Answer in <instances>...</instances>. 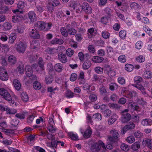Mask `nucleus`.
I'll use <instances>...</instances> for the list:
<instances>
[{"mask_svg": "<svg viewBox=\"0 0 152 152\" xmlns=\"http://www.w3.org/2000/svg\"><path fill=\"white\" fill-rule=\"evenodd\" d=\"M28 17L30 20V21L31 22H34L37 20L36 15L33 11H31L29 12L28 14Z\"/></svg>", "mask_w": 152, "mask_h": 152, "instance_id": "1a4fd4ad", "label": "nucleus"}, {"mask_svg": "<svg viewBox=\"0 0 152 152\" xmlns=\"http://www.w3.org/2000/svg\"><path fill=\"white\" fill-rule=\"evenodd\" d=\"M125 68L126 71L130 72L133 70L134 66L132 64H126Z\"/></svg>", "mask_w": 152, "mask_h": 152, "instance_id": "f704fd0d", "label": "nucleus"}, {"mask_svg": "<svg viewBox=\"0 0 152 152\" xmlns=\"http://www.w3.org/2000/svg\"><path fill=\"white\" fill-rule=\"evenodd\" d=\"M8 39L7 35L5 33L1 35L0 39L3 41H6Z\"/></svg>", "mask_w": 152, "mask_h": 152, "instance_id": "338daca9", "label": "nucleus"}, {"mask_svg": "<svg viewBox=\"0 0 152 152\" xmlns=\"http://www.w3.org/2000/svg\"><path fill=\"white\" fill-rule=\"evenodd\" d=\"M25 5V3L23 1H19L17 4L18 8L20 9H23L24 8Z\"/></svg>", "mask_w": 152, "mask_h": 152, "instance_id": "603ef678", "label": "nucleus"}, {"mask_svg": "<svg viewBox=\"0 0 152 152\" xmlns=\"http://www.w3.org/2000/svg\"><path fill=\"white\" fill-rule=\"evenodd\" d=\"M108 139L111 143L113 144L115 142L118 141V140L116 138H115L113 136H109L108 137Z\"/></svg>", "mask_w": 152, "mask_h": 152, "instance_id": "bf43d9fd", "label": "nucleus"}, {"mask_svg": "<svg viewBox=\"0 0 152 152\" xmlns=\"http://www.w3.org/2000/svg\"><path fill=\"white\" fill-rule=\"evenodd\" d=\"M95 72L98 74H101L103 72V69L100 67H97L95 69Z\"/></svg>", "mask_w": 152, "mask_h": 152, "instance_id": "e2e57ef3", "label": "nucleus"}, {"mask_svg": "<svg viewBox=\"0 0 152 152\" xmlns=\"http://www.w3.org/2000/svg\"><path fill=\"white\" fill-rule=\"evenodd\" d=\"M3 27L4 30L7 31L10 30L11 28L12 25L11 23L7 22L3 24Z\"/></svg>", "mask_w": 152, "mask_h": 152, "instance_id": "4be33fe9", "label": "nucleus"}, {"mask_svg": "<svg viewBox=\"0 0 152 152\" xmlns=\"http://www.w3.org/2000/svg\"><path fill=\"white\" fill-rule=\"evenodd\" d=\"M126 140L128 142L130 143H132L135 141L134 137L132 136H129L127 137Z\"/></svg>", "mask_w": 152, "mask_h": 152, "instance_id": "8fccbe9b", "label": "nucleus"}, {"mask_svg": "<svg viewBox=\"0 0 152 152\" xmlns=\"http://www.w3.org/2000/svg\"><path fill=\"white\" fill-rule=\"evenodd\" d=\"M143 29L146 32L148 33V34L150 35L151 34H152V31L149 28L146 26H144L143 28Z\"/></svg>", "mask_w": 152, "mask_h": 152, "instance_id": "864d4df0", "label": "nucleus"}, {"mask_svg": "<svg viewBox=\"0 0 152 152\" xmlns=\"http://www.w3.org/2000/svg\"><path fill=\"white\" fill-rule=\"evenodd\" d=\"M92 60L95 63H99L103 61L104 58L102 57L95 56L92 58Z\"/></svg>", "mask_w": 152, "mask_h": 152, "instance_id": "393cba45", "label": "nucleus"}, {"mask_svg": "<svg viewBox=\"0 0 152 152\" xmlns=\"http://www.w3.org/2000/svg\"><path fill=\"white\" fill-rule=\"evenodd\" d=\"M59 60L62 63H65L67 61V57L65 54L62 53H59L58 55Z\"/></svg>", "mask_w": 152, "mask_h": 152, "instance_id": "9d476101", "label": "nucleus"}, {"mask_svg": "<svg viewBox=\"0 0 152 152\" xmlns=\"http://www.w3.org/2000/svg\"><path fill=\"white\" fill-rule=\"evenodd\" d=\"M92 133V131L90 127H89V128L85 132L84 134V137L86 138H88L89 137Z\"/></svg>", "mask_w": 152, "mask_h": 152, "instance_id": "bb28decb", "label": "nucleus"}, {"mask_svg": "<svg viewBox=\"0 0 152 152\" xmlns=\"http://www.w3.org/2000/svg\"><path fill=\"white\" fill-rule=\"evenodd\" d=\"M142 145L152 150V139L145 138L143 140Z\"/></svg>", "mask_w": 152, "mask_h": 152, "instance_id": "6e6552de", "label": "nucleus"}, {"mask_svg": "<svg viewBox=\"0 0 152 152\" xmlns=\"http://www.w3.org/2000/svg\"><path fill=\"white\" fill-rule=\"evenodd\" d=\"M108 106L110 108H111L112 109H120V106H118L116 104L109 103L108 104Z\"/></svg>", "mask_w": 152, "mask_h": 152, "instance_id": "a19ab883", "label": "nucleus"}, {"mask_svg": "<svg viewBox=\"0 0 152 152\" xmlns=\"http://www.w3.org/2000/svg\"><path fill=\"white\" fill-rule=\"evenodd\" d=\"M141 124L144 126L151 125L152 124V120L149 119H143L142 121Z\"/></svg>", "mask_w": 152, "mask_h": 152, "instance_id": "aec40b11", "label": "nucleus"}, {"mask_svg": "<svg viewBox=\"0 0 152 152\" xmlns=\"http://www.w3.org/2000/svg\"><path fill=\"white\" fill-rule=\"evenodd\" d=\"M105 14L107 15L108 18H110L111 15L112 11L109 8H106L104 10Z\"/></svg>", "mask_w": 152, "mask_h": 152, "instance_id": "de8ad7c7", "label": "nucleus"}, {"mask_svg": "<svg viewBox=\"0 0 152 152\" xmlns=\"http://www.w3.org/2000/svg\"><path fill=\"white\" fill-rule=\"evenodd\" d=\"M34 88L35 90H39L41 88V85L40 83L35 81L33 84Z\"/></svg>", "mask_w": 152, "mask_h": 152, "instance_id": "c756f323", "label": "nucleus"}, {"mask_svg": "<svg viewBox=\"0 0 152 152\" xmlns=\"http://www.w3.org/2000/svg\"><path fill=\"white\" fill-rule=\"evenodd\" d=\"M66 53L68 56L71 57L73 54L74 51L72 49L69 48L66 50Z\"/></svg>", "mask_w": 152, "mask_h": 152, "instance_id": "09e8293b", "label": "nucleus"}, {"mask_svg": "<svg viewBox=\"0 0 152 152\" xmlns=\"http://www.w3.org/2000/svg\"><path fill=\"white\" fill-rule=\"evenodd\" d=\"M91 61L88 60H86L83 64V69L86 70L88 69L91 66Z\"/></svg>", "mask_w": 152, "mask_h": 152, "instance_id": "2eb2a0df", "label": "nucleus"}, {"mask_svg": "<svg viewBox=\"0 0 152 152\" xmlns=\"http://www.w3.org/2000/svg\"><path fill=\"white\" fill-rule=\"evenodd\" d=\"M1 96H3L4 98L8 101L10 103H12L13 104L14 103V101L12 100V97L7 91V93H6H6H4V94Z\"/></svg>", "mask_w": 152, "mask_h": 152, "instance_id": "9b49d317", "label": "nucleus"}, {"mask_svg": "<svg viewBox=\"0 0 152 152\" xmlns=\"http://www.w3.org/2000/svg\"><path fill=\"white\" fill-rule=\"evenodd\" d=\"M145 57L142 55H140L136 58V60L138 62L141 63L143 62L145 60Z\"/></svg>", "mask_w": 152, "mask_h": 152, "instance_id": "37998d69", "label": "nucleus"}, {"mask_svg": "<svg viewBox=\"0 0 152 152\" xmlns=\"http://www.w3.org/2000/svg\"><path fill=\"white\" fill-rule=\"evenodd\" d=\"M140 147V143L139 142H136L134 143L132 145V148L134 151H137Z\"/></svg>", "mask_w": 152, "mask_h": 152, "instance_id": "b1692460", "label": "nucleus"}, {"mask_svg": "<svg viewBox=\"0 0 152 152\" xmlns=\"http://www.w3.org/2000/svg\"><path fill=\"white\" fill-rule=\"evenodd\" d=\"M37 30L35 29H30L29 31V36L33 39H39L40 37V35Z\"/></svg>", "mask_w": 152, "mask_h": 152, "instance_id": "20e7f679", "label": "nucleus"}, {"mask_svg": "<svg viewBox=\"0 0 152 152\" xmlns=\"http://www.w3.org/2000/svg\"><path fill=\"white\" fill-rule=\"evenodd\" d=\"M124 92L125 93L126 96L129 98H132L133 96H135L137 94V93L134 91L130 92L128 90H126Z\"/></svg>", "mask_w": 152, "mask_h": 152, "instance_id": "f8f14e48", "label": "nucleus"}, {"mask_svg": "<svg viewBox=\"0 0 152 152\" xmlns=\"http://www.w3.org/2000/svg\"><path fill=\"white\" fill-rule=\"evenodd\" d=\"M67 30L68 34H69L71 35H74L77 32V30L75 29L72 28L68 29Z\"/></svg>", "mask_w": 152, "mask_h": 152, "instance_id": "58836bf2", "label": "nucleus"}, {"mask_svg": "<svg viewBox=\"0 0 152 152\" xmlns=\"http://www.w3.org/2000/svg\"><path fill=\"white\" fill-rule=\"evenodd\" d=\"M22 100L23 102H26L28 100V96L27 94L25 92H22L21 95Z\"/></svg>", "mask_w": 152, "mask_h": 152, "instance_id": "c85d7f7f", "label": "nucleus"}, {"mask_svg": "<svg viewBox=\"0 0 152 152\" xmlns=\"http://www.w3.org/2000/svg\"><path fill=\"white\" fill-rule=\"evenodd\" d=\"M118 88L117 84L115 83H111L109 86V88L111 91H114Z\"/></svg>", "mask_w": 152, "mask_h": 152, "instance_id": "79ce46f5", "label": "nucleus"}, {"mask_svg": "<svg viewBox=\"0 0 152 152\" xmlns=\"http://www.w3.org/2000/svg\"><path fill=\"white\" fill-rule=\"evenodd\" d=\"M135 127V124L132 122H130L128 124L125 126V128H127L128 130L132 129Z\"/></svg>", "mask_w": 152, "mask_h": 152, "instance_id": "473e14b6", "label": "nucleus"}, {"mask_svg": "<svg viewBox=\"0 0 152 152\" xmlns=\"http://www.w3.org/2000/svg\"><path fill=\"white\" fill-rule=\"evenodd\" d=\"M16 38V36L14 34H12L10 35L9 37L10 41L9 42L11 44H12L14 42Z\"/></svg>", "mask_w": 152, "mask_h": 152, "instance_id": "13d9d810", "label": "nucleus"}, {"mask_svg": "<svg viewBox=\"0 0 152 152\" xmlns=\"http://www.w3.org/2000/svg\"><path fill=\"white\" fill-rule=\"evenodd\" d=\"M48 2L49 4L54 7L58 6L60 4V2L58 0H48Z\"/></svg>", "mask_w": 152, "mask_h": 152, "instance_id": "5701e85b", "label": "nucleus"}, {"mask_svg": "<svg viewBox=\"0 0 152 152\" xmlns=\"http://www.w3.org/2000/svg\"><path fill=\"white\" fill-rule=\"evenodd\" d=\"M99 91L101 94L103 95H104L107 92L105 88L103 86H102L99 88Z\"/></svg>", "mask_w": 152, "mask_h": 152, "instance_id": "6e6d98bb", "label": "nucleus"}, {"mask_svg": "<svg viewBox=\"0 0 152 152\" xmlns=\"http://www.w3.org/2000/svg\"><path fill=\"white\" fill-rule=\"evenodd\" d=\"M102 113L105 117L106 118L109 117L111 115V111L109 109H106L102 111Z\"/></svg>", "mask_w": 152, "mask_h": 152, "instance_id": "72a5a7b5", "label": "nucleus"}, {"mask_svg": "<svg viewBox=\"0 0 152 152\" xmlns=\"http://www.w3.org/2000/svg\"><path fill=\"white\" fill-rule=\"evenodd\" d=\"M118 82L121 84H124L125 83V81L124 77H120L118 79Z\"/></svg>", "mask_w": 152, "mask_h": 152, "instance_id": "052dcab7", "label": "nucleus"}, {"mask_svg": "<svg viewBox=\"0 0 152 152\" xmlns=\"http://www.w3.org/2000/svg\"><path fill=\"white\" fill-rule=\"evenodd\" d=\"M54 68L56 71L61 72L63 69V66L61 63H58L55 64Z\"/></svg>", "mask_w": 152, "mask_h": 152, "instance_id": "f3484780", "label": "nucleus"}, {"mask_svg": "<svg viewBox=\"0 0 152 152\" xmlns=\"http://www.w3.org/2000/svg\"><path fill=\"white\" fill-rule=\"evenodd\" d=\"M102 147L103 148H105L104 143L101 140L99 141L98 143H93L90 147L91 151L93 152H98Z\"/></svg>", "mask_w": 152, "mask_h": 152, "instance_id": "f257e3e1", "label": "nucleus"}, {"mask_svg": "<svg viewBox=\"0 0 152 152\" xmlns=\"http://www.w3.org/2000/svg\"><path fill=\"white\" fill-rule=\"evenodd\" d=\"M5 107V111H6L7 114H13L16 113L17 110L15 109H10L7 107Z\"/></svg>", "mask_w": 152, "mask_h": 152, "instance_id": "412c9836", "label": "nucleus"}, {"mask_svg": "<svg viewBox=\"0 0 152 152\" xmlns=\"http://www.w3.org/2000/svg\"><path fill=\"white\" fill-rule=\"evenodd\" d=\"M92 118L94 119L101 120L102 118V116L100 114L96 113L93 115Z\"/></svg>", "mask_w": 152, "mask_h": 152, "instance_id": "69168bd1", "label": "nucleus"}, {"mask_svg": "<svg viewBox=\"0 0 152 152\" xmlns=\"http://www.w3.org/2000/svg\"><path fill=\"white\" fill-rule=\"evenodd\" d=\"M117 116L116 114H114L109 118L108 121V124L109 125H112L116 120Z\"/></svg>", "mask_w": 152, "mask_h": 152, "instance_id": "dca6fc26", "label": "nucleus"}, {"mask_svg": "<svg viewBox=\"0 0 152 152\" xmlns=\"http://www.w3.org/2000/svg\"><path fill=\"white\" fill-rule=\"evenodd\" d=\"M34 28L37 30H43L45 29L46 23L42 21H38L34 25Z\"/></svg>", "mask_w": 152, "mask_h": 152, "instance_id": "39448f33", "label": "nucleus"}, {"mask_svg": "<svg viewBox=\"0 0 152 152\" xmlns=\"http://www.w3.org/2000/svg\"><path fill=\"white\" fill-rule=\"evenodd\" d=\"M102 36L104 39L109 38L110 36V34L107 32H103L102 33Z\"/></svg>", "mask_w": 152, "mask_h": 152, "instance_id": "774afa93", "label": "nucleus"}, {"mask_svg": "<svg viewBox=\"0 0 152 152\" xmlns=\"http://www.w3.org/2000/svg\"><path fill=\"white\" fill-rule=\"evenodd\" d=\"M82 7L83 10L86 13L90 14L92 13V9L87 3H83L82 5Z\"/></svg>", "mask_w": 152, "mask_h": 152, "instance_id": "0eeeda50", "label": "nucleus"}, {"mask_svg": "<svg viewBox=\"0 0 152 152\" xmlns=\"http://www.w3.org/2000/svg\"><path fill=\"white\" fill-rule=\"evenodd\" d=\"M134 86L137 89L141 91L142 94L145 95L146 94V92L145 91V88L144 87L141 85H135Z\"/></svg>", "mask_w": 152, "mask_h": 152, "instance_id": "7c9ffc66", "label": "nucleus"}, {"mask_svg": "<svg viewBox=\"0 0 152 152\" xmlns=\"http://www.w3.org/2000/svg\"><path fill=\"white\" fill-rule=\"evenodd\" d=\"M47 52L50 54H54L56 53L57 51V49L54 48H48L47 49Z\"/></svg>", "mask_w": 152, "mask_h": 152, "instance_id": "4c0bfd02", "label": "nucleus"}, {"mask_svg": "<svg viewBox=\"0 0 152 152\" xmlns=\"http://www.w3.org/2000/svg\"><path fill=\"white\" fill-rule=\"evenodd\" d=\"M62 34L65 37H66L68 35V30L66 29L65 27H62L60 29Z\"/></svg>", "mask_w": 152, "mask_h": 152, "instance_id": "c9c22d12", "label": "nucleus"}, {"mask_svg": "<svg viewBox=\"0 0 152 152\" xmlns=\"http://www.w3.org/2000/svg\"><path fill=\"white\" fill-rule=\"evenodd\" d=\"M126 35V32L124 30L121 31L119 33V36L120 38L123 39H125Z\"/></svg>", "mask_w": 152, "mask_h": 152, "instance_id": "e433bc0d", "label": "nucleus"}, {"mask_svg": "<svg viewBox=\"0 0 152 152\" xmlns=\"http://www.w3.org/2000/svg\"><path fill=\"white\" fill-rule=\"evenodd\" d=\"M8 60L10 64L12 65L16 63L17 59L15 56L11 55L9 56Z\"/></svg>", "mask_w": 152, "mask_h": 152, "instance_id": "a211bd4d", "label": "nucleus"}, {"mask_svg": "<svg viewBox=\"0 0 152 152\" xmlns=\"http://www.w3.org/2000/svg\"><path fill=\"white\" fill-rule=\"evenodd\" d=\"M88 32L90 34V35H89V37H92L93 36H94L95 35L96 32L94 31V28H93L88 29Z\"/></svg>", "mask_w": 152, "mask_h": 152, "instance_id": "a18cd8bd", "label": "nucleus"}, {"mask_svg": "<svg viewBox=\"0 0 152 152\" xmlns=\"http://www.w3.org/2000/svg\"><path fill=\"white\" fill-rule=\"evenodd\" d=\"M118 59L119 61L121 62L124 63L126 62L125 56L124 55H121L119 56Z\"/></svg>", "mask_w": 152, "mask_h": 152, "instance_id": "0e129e2a", "label": "nucleus"}, {"mask_svg": "<svg viewBox=\"0 0 152 152\" xmlns=\"http://www.w3.org/2000/svg\"><path fill=\"white\" fill-rule=\"evenodd\" d=\"M16 50L20 53H23L25 51L26 45L23 42H20L16 45Z\"/></svg>", "mask_w": 152, "mask_h": 152, "instance_id": "7ed1b4c3", "label": "nucleus"}, {"mask_svg": "<svg viewBox=\"0 0 152 152\" xmlns=\"http://www.w3.org/2000/svg\"><path fill=\"white\" fill-rule=\"evenodd\" d=\"M68 135L69 137L72 140H76L78 138V137L77 135H75L72 132H69L68 133Z\"/></svg>", "mask_w": 152, "mask_h": 152, "instance_id": "5fc2aeb1", "label": "nucleus"}, {"mask_svg": "<svg viewBox=\"0 0 152 152\" xmlns=\"http://www.w3.org/2000/svg\"><path fill=\"white\" fill-rule=\"evenodd\" d=\"M23 18V17H21L18 15L13 16H12V21L13 22L15 23L18 21L20 19V18Z\"/></svg>", "mask_w": 152, "mask_h": 152, "instance_id": "4d7b16f0", "label": "nucleus"}, {"mask_svg": "<svg viewBox=\"0 0 152 152\" xmlns=\"http://www.w3.org/2000/svg\"><path fill=\"white\" fill-rule=\"evenodd\" d=\"M104 67L105 70L107 71V72L109 75L110 73H113L112 75H111V77H113L115 75V72L111 70L110 66L108 65H105Z\"/></svg>", "mask_w": 152, "mask_h": 152, "instance_id": "4468645a", "label": "nucleus"}, {"mask_svg": "<svg viewBox=\"0 0 152 152\" xmlns=\"http://www.w3.org/2000/svg\"><path fill=\"white\" fill-rule=\"evenodd\" d=\"M110 133L112 134V136L114 137L119 140L118 138L120 136V134L118 131L115 129H113L110 131Z\"/></svg>", "mask_w": 152, "mask_h": 152, "instance_id": "6ab92c4d", "label": "nucleus"}, {"mask_svg": "<svg viewBox=\"0 0 152 152\" xmlns=\"http://www.w3.org/2000/svg\"><path fill=\"white\" fill-rule=\"evenodd\" d=\"M143 76L146 79L151 78L152 77V73L150 71L146 70L144 72Z\"/></svg>", "mask_w": 152, "mask_h": 152, "instance_id": "a878e982", "label": "nucleus"}, {"mask_svg": "<svg viewBox=\"0 0 152 152\" xmlns=\"http://www.w3.org/2000/svg\"><path fill=\"white\" fill-rule=\"evenodd\" d=\"M44 63L43 59L41 58H39L38 60V64L41 70L43 71L44 70Z\"/></svg>", "mask_w": 152, "mask_h": 152, "instance_id": "2f4dec72", "label": "nucleus"}, {"mask_svg": "<svg viewBox=\"0 0 152 152\" xmlns=\"http://www.w3.org/2000/svg\"><path fill=\"white\" fill-rule=\"evenodd\" d=\"M45 82L47 84L51 83L53 80V78L50 77H46L45 79Z\"/></svg>", "mask_w": 152, "mask_h": 152, "instance_id": "3c124183", "label": "nucleus"}, {"mask_svg": "<svg viewBox=\"0 0 152 152\" xmlns=\"http://www.w3.org/2000/svg\"><path fill=\"white\" fill-rule=\"evenodd\" d=\"M128 109H126L121 112V121L122 123H126L130 120L131 115L130 114L128 113Z\"/></svg>", "mask_w": 152, "mask_h": 152, "instance_id": "f03ea898", "label": "nucleus"}, {"mask_svg": "<svg viewBox=\"0 0 152 152\" xmlns=\"http://www.w3.org/2000/svg\"><path fill=\"white\" fill-rule=\"evenodd\" d=\"M13 83L15 88L18 91H19L21 87V84L20 81L16 79H14Z\"/></svg>", "mask_w": 152, "mask_h": 152, "instance_id": "ddd939ff", "label": "nucleus"}, {"mask_svg": "<svg viewBox=\"0 0 152 152\" xmlns=\"http://www.w3.org/2000/svg\"><path fill=\"white\" fill-rule=\"evenodd\" d=\"M37 11L39 13H42L45 9V6H38L36 7Z\"/></svg>", "mask_w": 152, "mask_h": 152, "instance_id": "680f3d73", "label": "nucleus"}, {"mask_svg": "<svg viewBox=\"0 0 152 152\" xmlns=\"http://www.w3.org/2000/svg\"><path fill=\"white\" fill-rule=\"evenodd\" d=\"M121 148L122 150L125 151H128L129 149V147L128 145L125 143H123L121 145Z\"/></svg>", "mask_w": 152, "mask_h": 152, "instance_id": "c03bdc74", "label": "nucleus"}, {"mask_svg": "<svg viewBox=\"0 0 152 152\" xmlns=\"http://www.w3.org/2000/svg\"><path fill=\"white\" fill-rule=\"evenodd\" d=\"M17 69L20 74H23L24 73L25 67L24 65L22 63H21L18 65Z\"/></svg>", "mask_w": 152, "mask_h": 152, "instance_id": "cd10ccee", "label": "nucleus"}, {"mask_svg": "<svg viewBox=\"0 0 152 152\" xmlns=\"http://www.w3.org/2000/svg\"><path fill=\"white\" fill-rule=\"evenodd\" d=\"M7 72L2 67H0V79L3 81H6L8 79Z\"/></svg>", "mask_w": 152, "mask_h": 152, "instance_id": "423d86ee", "label": "nucleus"}, {"mask_svg": "<svg viewBox=\"0 0 152 152\" xmlns=\"http://www.w3.org/2000/svg\"><path fill=\"white\" fill-rule=\"evenodd\" d=\"M143 80L142 78L139 76H136L134 79V81L136 83H139Z\"/></svg>", "mask_w": 152, "mask_h": 152, "instance_id": "49530a36", "label": "nucleus"}, {"mask_svg": "<svg viewBox=\"0 0 152 152\" xmlns=\"http://www.w3.org/2000/svg\"><path fill=\"white\" fill-rule=\"evenodd\" d=\"M54 6H53L51 4H49V3L48 2V4L47 6V8L48 9V11L50 13H52L54 11Z\"/></svg>", "mask_w": 152, "mask_h": 152, "instance_id": "ea45409f", "label": "nucleus"}]
</instances>
